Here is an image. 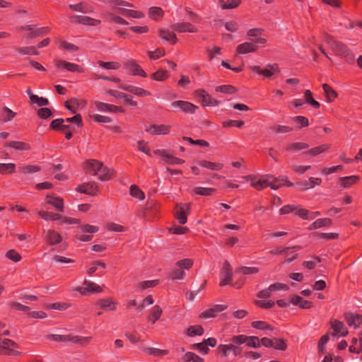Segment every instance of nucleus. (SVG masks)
<instances>
[{"instance_id":"nucleus-23","label":"nucleus","mask_w":362,"mask_h":362,"mask_svg":"<svg viewBox=\"0 0 362 362\" xmlns=\"http://www.w3.org/2000/svg\"><path fill=\"white\" fill-rule=\"evenodd\" d=\"M106 94L120 99L123 98L124 101L131 106H137L136 101L133 100V97L131 95H128L115 90H108L106 91Z\"/></svg>"},{"instance_id":"nucleus-43","label":"nucleus","mask_w":362,"mask_h":362,"mask_svg":"<svg viewBox=\"0 0 362 362\" xmlns=\"http://www.w3.org/2000/svg\"><path fill=\"white\" fill-rule=\"evenodd\" d=\"M329 148V144H322L321 146L314 147L308 150L307 152H305L304 153H306L310 156H315L327 151Z\"/></svg>"},{"instance_id":"nucleus-13","label":"nucleus","mask_w":362,"mask_h":362,"mask_svg":"<svg viewBox=\"0 0 362 362\" xmlns=\"http://www.w3.org/2000/svg\"><path fill=\"white\" fill-rule=\"evenodd\" d=\"M154 153L159 156L165 158L166 160H165V163L166 164L180 165V164H182L185 163L184 160L177 158V157H175L173 155L169 154L168 153V151L165 149H156L154 151Z\"/></svg>"},{"instance_id":"nucleus-30","label":"nucleus","mask_w":362,"mask_h":362,"mask_svg":"<svg viewBox=\"0 0 362 362\" xmlns=\"http://www.w3.org/2000/svg\"><path fill=\"white\" fill-rule=\"evenodd\" d=\"M69 8L74 11H78L83 13H90L93 12V8L88 3L82 1L76 4H70Z\"/></svg>"},{"instance_id":"nucleus-56","label":"nucleus","mask_w":362,"mask_h":362,"mask_svg":"<svg viewBox=\"0 0 362 362\" xmlns=\"http://www.w3.org/2000/svg\"><path fill=\"white\" fill-rule=\"evenodd\" d=\"M284 180H286L284 176H279V177H274L272 175V178L270 179V187L272 189H277L280 187L283 186Z\"/></svg>"},{"instance_id":"nucleus-55","label":"nucleus","mask_w":362,"mask_h":362,"mask_svg":"<svg viewBox=\"0 0 362 362\" xmlns=\"http://www.w3.org/2000/svg\"><path fill=\"white\" fill-rule=\"evenodd\" d=\"M251 325L253 328L261 329V330H265L268 329L270 331H273L274 328L272 325H269L264 321H253L251 323Z\"/></svg>"},{"instance_id":"nucleus-46","label":"nucleus","mask_w":362,"mask_h":362,"mask_svg":"<svg viewBox=\"0 0 362 362\" xmlns=\"http://www.w3.org/2000/svg\"><path fill=\"white\" fill-rule=\"evenodd\" d=\"M144 351L148 355H152V356H163L167 355L169 353L168 350L160 349L153 348V347L145 348Z\"/></svg>"},{"instance_id":"nucleus-2","label":"nucleus","mask_w":362,"mask_h":362,"mask_svg":"<svg viewBox=\"0 0 362 362\" xmlns=\"http://www.w3.org/2000/svg\"><path fill=\"white\" fill-rule=\"evenodd\" d=\"M47 339L57 342H71L82 346H87L92 340V337H83L72 334H49Z\"/></svg>"},{"instance_id":"nucleus-36","label":"nucleus","mask_w":362,"mask_h":362,"mask_svg":"<svg viewBox=\"0 0 362 362\" xmlns=\"http://www.w3.org/2000/svg\"><path fill=\"white\" fill-rule=\"evenodd\" d=\"M164 15L163 10L160 7L153 6L151 7L148 10V16L149 17L156 21H159L162 19Z\"/></svg>"},{"instance_id":"nucleus-45","label":"nucleus","mask_w":362,"mask_h":362,"mask_svg":"<svg viewBox=\"0 0 362 362\" xmlns=\"http://www.w3.org/2000/svg\"><path fill=\"white\" fill-rule=\"evenodd\" d=\"M16 51L22 55H37L39 52L34 46L23 47L16 48Z\"/></svg>"},{"instance_id":"nucleus-59","label":"nucleus","mask_w":362,"mask_h":362,"mask_svg":"<svg viewBox=\"0 0 362 362\" xmlns=\"http://www.w3.org/2000/svg\"><path fill=\"white\" fill-rule=\"evenodd\" d=\"M308 147H309V145L306 143L296 142V143H292V144H289L288 146H287L286 149L291 150V151H300L303 149L308 148Z\"/></svg>"},{"instance_id":"nucleus-64","label":"nucleus","mask_w":362,"mask_h":362,"mask_svg":"<svg viewBox=\"0 0 362 362\" xmlns=\"http://www.w3.org/2000/svg\"><path fill=\"white\" fill-rule=\"evenodd\" d=\"M6 257L15 262H18L21 259V255L13 249L6 252Z\"/></svg>"},{"instance_id":"nucleus-10","label":"nucleus","mask_w":362,"mask_h":362,"mask_svg":"<svg viewBox=\"0 0 362 362\" xmlns=\"http://www.w3.org/2000/svg\"><path fill=\"white\" fill-rule=\"evenodd\" d=\"M268 68L261 69L259 66H254L251 67V69L257 74H262L266 78H271L275 73H279L280 71L279 65L277 64H269L267 65Z\"/></svg>"},{"instance_id":"nucleus-44","label":"nucleus","mask_w":362,"mask_h":362,"mask_svg":"<svg viewBox=\"0 0 362 362\" xmlns=\"http://www.w3.org/2000/svg\"><path fill=\"white\" fill-rule=\"evenodd\" d=\"M193 191L197 195L211 196L216 191V189L212 187H194Z\"/></svg>"},{"instance_id":"nucleus-50","label":"nucleus","mask_w":362,"mask_h":362,"mask_svg":"<svg viewBox=\"0 0 362 362\" xmlns=\"http://www.w3.org/2000/svg\"><path fill=\"white\" fill-rule=\"evenodd\" d=\"M18 347V344L13 340L5 339L0 342V348L9 351H13L15 348Z\"/></svg>"},{"instance_id":"nucleus-39","label":"nucleus","mask_w":362,"mask_h":362,"mask_svg":"<svg viewBox=\"0 0 362 362\" xmlns=\"http://www.w3.org/2000/svg\"><path fill=\"white\" fill-rule=\"evenodd\" d=\"M170 77V74L168 71L163 69H159L155 73L151 75V78L156 81H164Z\"/></svg>"},{"instance_id":"nucleus-14","label":"nucleus","mask_w":362,"mask_h":362,"mask_svg":"<svg viewBox=\"0 0 362 362\" xmlns=\"http://www.w3.org/2000/svg\"><path fill=\"white\" fill-rule=\"evenodd\" d=\"M171 28L178 33H196L198 32V28L188 22L176 23L171 25Z\"/></svg>"},{"instance_id":"nucleus-3","label":"nucleus","mask_w":362,"mask_h":362,"mask_svg":"<svg viewBox=\"0 0 362 362\" xmlns=\"http://www.w3.org/2000/svg\"><path fill=\"white\" fill-rule=\"evenodd\" d=\"M230 344H220L217 347V352L221 354L223 358H228L229 352L231 351L235 356H238L242 354V348L240 345L242 344H237L233 341V336L229 339Z\"/></svg>"},{"instance_id":"nucleus-57","label":"nucleus","mask_w":362,"mask_h":362,"mask_svg":"<svg viewBox=\"0 0 362 362\" xmlns=\"http://www.w3.org/2000/svg\"><path fill=\"white\" fill-rule=\"evenodd\" d=\"M129 193L131 196L136 197L140 200L145 198L144 193L135 185H132L129 189Z\"/></svg>"},{"instance_id":"nucleus-25","label":"nucleus","mask_w":362,"mask_h":362,"mask_svg":"<svg viewBox=\"0 0 362 362\" xmlns=\"http://www.w3.org/2000/svg\"><path fill=\"white\" fill-rule=\"evenodd\" d=\"M158 32L159 37L162 40L169 42L171 45H175L177 43V38L173 31H170L168 29L160 28Z\"/></svg>"},{"instance_id":"nucleus-54","label":"nucleus","mask_w":362,"mask_h":362,"mask_svg":"<svg viewBox=\"0 0 362 362\" xmlns=\"http://www.w3.org/2000/svg\"><path fill=\"white\" fill-rule=\"evenodd\" d=\"M40 170V167L33 165H26L18 167V170L24 174L37 173L39 172Z\"/></svg>"},{"instance_id":"nucleus-62","label":"nucleus","mask_w":362,"mask_h":362,"mask_svg":"<svg viewBox=\"0 0 362 362\" xmlns=\"http://www.w3.org/2000/svg\"><path fill=\"white\" fill-rule=\"evenodd\" d=\"M271 130L276 134H284L291 132L293 128L285 125H274L271 127Z\"/></svg>"},{"instance_id":"nucleus-1","label":"nucleus","mask_w":362,"mask_h":362,"mask_svg":"<svg viewBox=\"0 0 362 362\" xmlns=\"http://www.w3.org/2000/svg\"><path fill=\"white\" fill-rule=\"evenodd\" d=\"M324 41L337 55L344 58L346 63L354 62L355 56L345 44L335 40L333 36L327 33L324 35Z\"/></svg>"},{"instance_id":"nucleus-29","label":"nucleus","mask_w":362,"mask_h":362,"mask_svg":"<svg viewBox=\"0 0 362 362\" xmlns=\"http://www.w3.org/2000/svg\"><path fill=\"white\" fill-rule=\"evenodd\" d=\"M291 303L294 305L298 306L301 309H310L313 306V302L305 300L298 295L291 298Z\"/></svg>"},{"instance_id":"nucleus-58","label":"nucleus","mask_w":362,"mask_h":362,"mask_svg":"<svg viewBox=\"0 0 362 362\" xmlns=\"http://www.w3.org/2000/svg\"><path fill=\"white\" fill-rule=\"evenodd\" d=\"M98 64L100 67H103L106 69H113L116 70L120 68L121 65L117 62H103L99 61Z\"/></svg>"},{"instance_id":"nucleus-4","label":"nucleus","mask_w":362,"mask_h":362,"mask_svg":"<svg viewBox=\"0 0 362 362\" xmlns=\"http://www.w3.org/2000/svg\"><path fill=\"white\" fill-rule=\"evenodd\" d=\"M243 178L250 182V185L257 190H262L269 187L270 185V179L272 178L271 175H259L258 177L253 175H249L243 177Z\"/></svg>"},{"instance_id":"nucleus-9","label":"nucleus","mask_w":362,"mask_h":362,"mask_svg":"<svg viewBox=\"0 0 362 362\" xmlns=\"http://www.w3.org/2000/svg\"><path fill=\"white\" fill-rule=\"evenodd\" d=\"M189 204H180L176 205L175 217L180 224L184 225L187 221V214L189 213Z\"/></svg>"},{"instance_id":"nucleus-11","label":"nucleus","mask_w":362,"mask_h":362,"mask_svg":"<svg viewBox=\"0 0 362 362\" xmlns=\"http://www.w3.org/2000/svg\"><path fill=\"white\" fill-rule=\"evenodd\" d=\"M232 269L228 261H225L221 273L220 286H223L230 284L232 281Z\"/></svg>"},{"instance_id":"nucleus-42","label":"nucleus","mask_w":362,"mask_h":362,"mask_svg":"<svg viewBox=\"0 0 362 362\" xmlns=\"http://www.w3.org/2000/svg\"><path fill=\"white\" fill-rule=\"evenodd\" d=\"M304 100L305 103L310 105L315 109H318L320 107V104L313 98V93L310 90H305L304 92Z\"/></svg>"},{"instance_id":"nucleus-15","label":"nucleus","mask_w":362,"mask_h":362,"mask_svg":"<svg viewBox=\"0 0 362 362\" xmlns=\"http://www.w3.org/2000/svg\"><path fill=\"white\" fill-rule=\"evenodd\" d=\"M171 129L170 125L167 124H151L146 128V132L151 135H166L170 133Z\"/></svg>"},{"instance_id":"nucleus-20","label":"nucleus","mask_w":362,"mask_h":362,"mask_svg":"<svg viewBox=\"0 0 362 362\" xmlns=\"http://www.w3.org/2000/svg\"><path fill=\"white\" fill-rule=\"evenodd\" d=\"M227 308L224 305H215L213 307L204 310L199 315L201 318H210L215 317L219 313L225 310Z\"/></svg>"},{"instance_id":"nucleus-24","label":"nucleus","mask_w":362,"mask_h":362,"mask_svg":"<svg viewBox=\"0 0 362 362\" xmlns=\"http://www.w3.org/2000/svg\"><path fill=\"white\" fill-rule=\"evenodd\" d=\"M119 87L121 89L127 90L128 92H130V93H132L136 95L140 96V97L151 95V93L149 91L146 90L139 87L130 86V85H126V84H121V85H119Z\"/></svg>"},{"instance_id":"nucleus-31","label":"nucleus","mask_w":362,"mask_h":362,"mask_svg":"<svg viewBox=\"0 0 362 362\" xmlns=\"http://www.w3.org/2000/svg\"><path fill=\"white\" fill-rule=\"evenodd\" d=\"M49 31L50 29L49 27L37 28V25H35V28L25 35V38L27 40H31L37 37L45 35L49 33Z\"/></svg>"},{"instance_id":"nucleus-38","label":"nucleus","mask_w":362,"mask_h":362,"mask_svg":"<svg viewBox=\"0 0 362 362\" xmlns=\"http://www.w3.org/2000/svg\"><path fill=\"white\" fill-rule=\"evenodd\" d=\"M115 171L107 167H103L98 173V178L102 181H107L110 180L114 176Z\"/></svg>"},{"instance_id":"nucleus-47","label":"nucleus","mask_w":362,"mask_h":362,"mask_svg":"<svg viewBox=\"0 0 362 362\" xmlns=\"http://www.w3.org/2000/svg\"><path fill=\"white\" fill-rule=\"evenodd\" d=\"M216 92L223 93L226 94H234L238 92L237 88L231 85H222L216 87Z\"/></svg>"},{"instance_id":"nucleus-6","label":"nucleus","mask_w":362,"mask_h":362,"mask_svg":"<svg viewBox=\"0 0 362 362\" xmlns=\"http://www.w3.org/2000/svg\"><path fill=\"white\" fill-rule=\"evenodd\" d=\"M170 107L174 112L180 110L185 114H194L199 108L198 106L185 100L174 101L170 103Z\"/></svg>"},{"instance_id":"nucleus-19","label":"nucleus","mask_w":362,"mask_h":362,"mask_svg":"<svg viewBox=\"0 0 362 362\" xmlns=\"http://www.w3.org/2000/svg\"><path fill=\"white\" fill-rule=\"evenodd\" d=\"M44 233H45V240L49 245L59 244L63 240L62 235L54 230L49 229Z\"/></svg>"},{"instance_id":"nucleus-49","label":"nucleus","mask_w":362,"mask_h":362,"mask_svg":"<svg viewBox=\"0 0 362 362\" xmlns=\"http://www.w3.org/2000/svg\"><path fill=\"white\" fill-rule=\"evenodd\" d=\"M197 96L202 98L204 106H209L212 97L208 94L205 90L199 89L197 90Z\"/></svg>"},{"instance_id":"nucleus-52","label":"nucleus","mask_w":362,"mask_h":362,"mask_svg":"<svg viewBox=\"0 0 362 362\" xmlns=\"http://www.w3.org/2000/svg\"><path fill=\"white\" fill-rule=\"evenodd\" d=\"M16 165L14 163H0V174H11L15 172Z\"/></svg>"},{"instance_id":"nucleus-21","label":"nucleus","mask_w":362,"mask_h":362,"mask_svg":"<svg viewBox=\"0 0 362 362\" xmlns=\"http://www.w3.org/2000/svg\"><path fill=\"white\" fill-rule=\"evenodd\" d=\"M344 320L349 326L357 329L362 323V315L348 313L344 315Z\"/></svg>"},{"instance_id":"nucleus-34","label":"nucleus","mask_w":362,"mask_h":362,"mask_svg":"<svg viewBox=\"0 0 362 362\" xmlns=\"http://www.w3.org/2000/svg\"><path fill=\"white\" fill-rule=\"evenodd\" d=\"M162 313V308L159 305H156L151 310L150 313L147 317V320L151 324H154L157 320L160 319Z\"/></svg>"},{"instance_id":"nucleus-28","label":"nucleus","mask_w":362,"mask_h":362,"mask_svg":"<svg viewBox=\"0 0 362 362\" xmlns=\"http://www.w3.org/2000/svg\"><path fill=\"white\" fill-rule=\"evenodd\" d=\"M360 177L358 175H351L347 177H341L339 179V184L343 188H349L352 185L358 183Z\"/></svg>"},{"instance_id":"nucleus-53","label":"nucleus","mask_w":362,"mask_h":362,"mask_svg":"<svg viewBox=\"0 0 362 362\" xmlns=\"http://www.w3.org/2000/svg\"><path fill=\"white\" fill-rule=\"evenodd\" d=\"M95 105L98 110L102 111V112H114V110L115 108V105H114L107 104V103H105L99 102V101H96L95 103Z\"/></svg>"},{"instance_id":"nucleus-61","label":"nucleus","mask_w":362,"mask_h":362,"mask_svg":"<svg viewBox=\"0 0 362 362\" xmlns=\"http://www.w3.org/2000/svg\"><path fill=\"white\" fill-rule=\"evenodd\" d=\"M175 265L181 269H189L193 265V260L192 259L186 258L177 261Z\"/></svg>"},{"instance_id":"nucleus-12","label":"nucleus","mask_w":362,"mask_h":362,"mask_svg":"<svg viewBox=\"0 0 362 362\" xmlns=\"http://www.w3.org/2000/svg\"><path fill=\"white\" fill-rule=\"evenodd\" d=\"M69 21L75 23L93 26L98 25L101 23L100 20L92 18L86 16H72L69 17Z\"/></svg>"},{"instance_id":"nucleus-27","label":"nucleus","mask_w":362,"mask_h":362,"mask_svg":"<svg viewBox=\"0 0 362 362\" xmlns=\"http://www.w3.org/2000/svg\"><path fill=\"white\" fill-rule=\"evenodd\" d=\"M331 326L334 329V333L332 334L333 336L339 334L341 337H346L349 333L341 321L334 320L331 322Z\"/></svg>"},{"instance_id":"nucleus-5","label":"nucleus","mask_w":362,"mask_h":362,"mask_svg":"<svg viewBox=\"0 0 362 362\" xmlns=\"http://www.w3.org/2000/svg\"><path fill=\"white\" fill-rule=\"evenodd\" d=\"M267 40L263 37H258L255 40H252L251 42H246L240 44L236 47V52L240 54H245L250 52H255L258 49L257 44H265Z\"/></svg>"},{"instance_id":"nucleus-63","label":"nucleus","mask_w":362,"mask_h":362,"mask_svg":"<svg viewBox=\"0 0 362 362\" xmlns=\"http://www.w3.org/2000/svg\"><path fill=\"white\" fill-rule=\"evenodd\" d=\"M165 52L163 48H157L155 51H149L148 55L152 60H156L162 56H164Z\"/></svg>"},{"instance_id":"nucleus-37","label":"nucleus","mask_w":362,"mask_h":362,"mask_svg":"<svg viewBox=\"0 0 362 362\" xmlns=\"http://www.w3.org/2000/svg\"><path fill=\"white\" fill-rule=\"evenodd\" d=\"M198 164L202 167L212 170H220L223 168V164L220 163H213L205 160L198 161Z\"/></svg>"},{"instance_id":"nucleus-48","label":"nucleus","mask_w":362,"mask_h":362,"mask_svg":"<svg viewBox=\"0 0 362 362\" xmlns=\"http://www.w3.org/2000/svg\"><path fill=\"white\" fill-rule=\"evenodd\" d=\"M204 328L202 325H194L188 327L187 334L189 337L201 336L204 334Z\"/></svg>"},{"instance_id":"nucleus-22","label":"nucleus","mask_w":362,"mask_h":362,"mask_svg":"<svg viewBox=\"0 0 362 362\" xmlns=\"http://www.w3.org/2000/svg\"><path fill=\"white\" fill-rule=\"evenodd\" d=\"M117 303L115 302L113 298H100L97 300L95 305L98 308L104 310L114 311L116 310V305Z\"/></svg>"},{"instance_id":"nucleus-41","label":"nucleus","mask_w":362,"mask_h":362,"mask_svg":"<svg viewBox=\"0 0 362 362\" xmlns=\"http://www.w3.org/2000/svg\"><path fill=\"white\" fill-rule=\"evenodd\" d=\"M322 88L328 102H332L337 97V93L327 83H324Z\"/></svg>"},{"instance_id":"nucleus-8","label":"nucleus","mask_w":362,"mask_h":362,"mask_svg":"<svg viewBox=\"0 0 362 362\" xmlns=\"http://www.w3.org/2000/svg\"><path fill=\"white\" fill-rule=\"evenodd\" d=\"M83 285L85 286H78L76 288V291L83 296H88L94 293H100L103 291L102 288L97 284L84 280Z\"/></svg>"},{"instance_id":"nucleus-7","label":"nucleus","mask_w":362,"mask_h":362,"mask_svg":"<svg viewBox=\"0 0 362 362\" xmlns=\"http://www.w3.org/2000/svg\"><path fill=\"white\" fill-rule=\"evenodd\" d=\"M233 341L237 344H246L248 347L260 348V339L256 336H247L245 334H239L233 336Z\"/></svg>"},{"instance_id":"nucleus-26","label":"nucleus","mask_w":362,"mask_h":362,"mask_svg":"<svg viewBox=\"0 0 362 362\" xmlns=\"http://www.w3.org/2000/svg\"><path fill=\"white\" fill-rule=\"evenodd\" d=\"M47 204L52 205L59 212H63L64 209V200L59 197H53L52 195L46 196Z\"/></svg>"},{"instance_id":"nucleus-32","label":"nucleus","mask_w":362,"mask_h":362,"mask_svg":"<svg viewBox=\"0 0 362 362\" xmlns=\"http://www.w3.org/2000/svg\"><path fill=\"white\" fill-rule=\"evenodd\" d=\"M103 163L97 160H88L86 163V170L93 175H96L103 167Z\"/></svg>"},{"instance_id":"nucleus-33","label":"nucleus","mask_w":362,"mask_h":362,"mask_svg":"<svg viewBox=\"0 0 362 362\" xmlns=\"http://www.w3.org/2000/svg\"><path fill=\"white\" fill-rule=\"evenodd\" d=\"M4 146L18 151H29L31 148L29 144L19 141H7Z\"/></svg>"},{"instance_id":"nucleus-18","label":"nucleus","mask_w":362,"mask_h":362,"mask_svg":"<svg viewBox=\"0 0 362 362\" xmlns=\"http://www.w3.org/2000/svg\"><path fill=\"white\" fill-rule=\"evenodd\" d=\"M56 66L58 68H62L71 72H84V69L82 66L76 64L71 63L66 61L57 60Z\"/></svg>"},{"instance_id":"nucleus-35","label":"nucleus","mask_w":362,"mask_h":362,"mask_svg":"<svg viewBox=\"0 0 362 362\" xmlns=\"http://www.w3.org/2000/svg\"><path fill=\"white\" fill-rule=\"evenodd\" d=\"M332 225V219L329 218H318L310 226L309 230H315L322 227L330 226Z\"/></svg>"},{"instance_id":"nucleus-16","label":"nucleus","mask_w":362,"mask_h":362,"mask_svg":"<svg viewBox=\"0 0 362 362\" xmlns=\"http://www.w3.org/2000/svg\"><path fill=\"white\" fill-rule=\"evenodd\" d=\"M126 69L129 70L134 76H140L141 77H146V73L143 70L141 66L139 65L134 59H130L124 64Z\"/></svg>"},{"instance_id":"nucleus-51","label":"nucleus","mask_w":362,"mask_h":362,"mask_svg":"<svg viewBox=\"0 0 362 362\" xmlns=\"http://www.w3.org/2000/svg\"><path fill=\"white\" fill-rule=\"evenodd\" d=\"M185 275L186 274L184 270L180 268H177L173 269L169 273V278L172 280H181L185 278Z\"/></svg>"},{"instance_id":"nucleus-17","label":"nucleus","mask_w":362,"mask_h":362,"mask_svg":"<svg viewBox=\"0 0 362 362\" xmlns=\"http://www.w3.org/2000/svg\"><path fill=\"white\" fill-rule=\"evenodd\" d=\"M76 190L82 194L94 196L98 192V187L94 182H87L79 185Z\"/></svg>"},{"instance_id":"nucleus-40","label":"nucleus","mask_w":362,"mask_h":362,"mask_svg":"<svg viewBox=\"0 0 362 362\" xmlns=\"http://www.w3.org/2000/svg\"><path fill=\"white\" fill-rule=\"evenodd\" d=\"M37 215L45 221H57L62 218V216L59 214H54L45 211H38Z\"/></svg>"},{"instance_id":"nucleus-60","label":"nucleus","mask_w":362,"mask_h":362,"mask_svg":"<svg viewBox=\"0 0 362 362\" xmlns=\"http://www.w3.org/2000/svg\"><path fill=\"white\" fill-rule=\"evenodd\" d=\"M313 260L312 261H304L303 262V266L308 269H313L315 268L316 265L321 262L322 259L318 256H312Z\"/></svg>"}]
</instances>
